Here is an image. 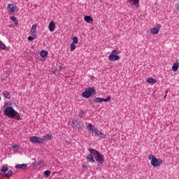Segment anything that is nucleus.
I'll return each mask as SVG.
<instances>
[{"label": "nucleus", "mask_w": 179, "mask_h": 179, "mask_svg": "<svg viewBox=\"0 0 179 179\" xmlns=\"http://www.w3.org/2000/svg\"><path fill=\"white\" fill-rule=\"evenodd\" d=\"M111 100V96H108L106 99L104 98H95L94 99V103H101L102 101H104L105 103H107Z\"/></svg>", "instance_id": "nucleus-8"}, {"label": "nucleus", "mask_w": 179, "mask_h": 179, "mask_svg": "<svg viewBox=\"0 0 179 179\" xmlns=\"http://www.w3.org/2000/svg\"><path fill=\"white\" fill-rule=\"evenodd\" d=\"M48 29L50 31H54L55 30V22L54 21H51L49 23Z\"/></svg>", "instance_id": "nucleus-14"}, {"label": "nucleus", "mask_w": 179, "mask_h": 179, "mask_svg": "<svg viewBox=\"0 0 179 179\" xmlns=\"http://www.w3.org/2000/svg\"><path fill=\"white\" fill-rule=\"evenodd\" d=\"M160 29H162V24H158L155 27L150 29V34L153 35L159 34Z\"/></svg>", "instance_id": "nucleus-7"}, {"label": "nucleus", "mask_w": 179, "mask_h": 179, "mask_svg": "<svg viewBox=\"0 0 179 179\" xmlns=\"http://www.w3.org/2000/svg\"><path fill=\"white\" fill-rule=\"evenodd\" d=\"M29 141L32 142V143H44V139L34 136H31Z\"/></svg>", "instance_id": "nucleus-6"}, {"label": "nucleus", "mask_w": 179, "mask_h": 179, "mask_svg": "<svg viewBox=\"0 0 179 179\" xmlns=\"http://www.w3.org/2000/svg\"><path fill=\"white\" fill-rule=\"evenodd\" d=\"M84 20L87 22V23H92V22H93V18H92L90 15H85Z\"/></svg>", "instance_id": "nucleus-17"}, {"label": "nucleus", "mask_w": 179, "mask_h": 179, "mask_svg": "<svg viewBox=\"0 0 179 179\" xmlns=\"http://www.w3.org/2000/svg\"><path fill=\"white\" fill-rule=\"evenodd\" d=\"M10 19H11L12 21L14 22V23H15V24L16 26H17V24H19V23L17 22V20L16 19V17L12 16V17H10Z\"/></svg>", "instance_id": "nucleus-26"}, {"label": "nucleus", "mask_w": 179, "mask_h": 179, "mask_svg": "<svg viewBox=\"0 0 179 179\" xmlns=\"http://www.w3.org/2000/svg\"><path fill=\"white\" fill-rule=\"evenodd\" d=\"M4 115L9 118H15L17 121H20V115L19 113L16 112L13 107L8 106L4 110Z\"/></svg>", "instance_id": "nucleus-1"}, {"label": "nucleus", "mask_w": 179, "mask_h": 179, "mask_svg": "<svg viewBox=\"0 0 179 179\" xmlns=\"http://www.w3.org/2000/svg\"><path fill=\"white\" fill-rule=\"evenodd\" d=\"M167 93H168V91H166V94H165V96H164V99H166V97L167 96Z\"/></svg>", "instance_id": "nucleus-39"}, {"label": "nucleus", "mask_w": 179, "mask_h": 179, "mask_svg": "<svg viewBox=\"0 0 179 179\" xmlns=\"http://www.w3.org/2000/svg\"><path fill=\"white\" fill-rule=\"evenodd\" d=\"M79 42V40L78 39V37L74 36L73 37V44H78V43Z\"/></svg>", "instance_id": "nucleus-28"}, {"label": "nucleus", "mask_w": 179, "mask_h": 179, "mask_svg": "<svg viewBox=\"0 0 179 179\" xmlns=\"http://www.w3.org/2000/svg\"><path fill=\"white\" fill-rule=\"evenodd\" d=\"M31 36H29L27 38V40L29 41H33V40H34L36 38V37H37V36L36 34H31Z\"/></svg>", "instance_id": "nucleus-23"}, {"label": "nucleus", "mask_w": 179, "mask_h": 179, "mask_svg": "<svg viewBox=\"0 0 179 179\" xmlns=\"http://www.w3.org/2000/svg\"><path fill=\"white\" fill-rule=\"evenodd\" d=\"M44 174H45V176H46V177H50V176L51 175V171L47 170V171H45L44 172Z\"/></svg>", "instance_id": "nucleus-30"}, {"label": "nucleus", "mask_w": 179, "mask_h": 179, "mask_svg": "<svg viewBox=\"0 0 179 179\" xmlns=\"http://www.w3.org/2000/svg\"><path fill=\"white\" fill-rule=\"evenodd\" d=\"M109 61L114 62L120 60V56H118V52L117 50H113L110 55L108 56Z\"/></svg>", "instance_id": "nucleus-5"}, {"label": "nucleus", "mask_w": 179, "mask_h": 179, "mask_svg": "<svg viewBox=\"0 0 179 179\" xmlns=\"http://www.w3.org/2000/svg\"><path fill=\"white\" fill-rule=\"evenodd\" d=\"M52 138H54V136H52V134H46L43 136V138H42V139H44V142H45V141H51Z\"/></svg>", "instance_id": "nucleus-12"}, {"label": "nucleus", "mask_w": 179, "mask_h": 179, "mask_svg": "<svg viewBox=\"0 0 179 179\" xmlns=\"http://www.w3.org/2000/svg\"><path fill=\"white\" fill-rule=\"evenodd\" d=\"M94 94H96V89H94V87L87 88L85 92L82 93V96L84 99H89V97H92V96H94Z\"/></svg>", "instance_id": "nucleus-4"}, {"label": "nucleus", "mask_w": 179, "mask_h": 179, "mask_svg": "<svg viewBox=\"0 0 179 179\" xmlns=\"http://www.w3.org/2000/svg\"><path fill=\"white\" fill-rule=\"evenodd\" d=\"M76 50V45L75 43H71L70 45V51L72 52Z\"/></svg>", "instance_id": "nucleus-22"}, {"label": "nucleus", "mask_w": 179, "mask_h": 179, "mask_svg": "<svg viewBox=\"0 0 179 179\" xmlns=\"http://www.w3.org/2000/svg\"><path fill=\"white\" fill-rule=\"evenodd\" d=\"M7 10L10 12V13H15L16 12V6H14L13 4H8Z\"/></svg>", "instance_id": "nucleus-11"}, {"label": "nucleus", "mask_w": 179, "mask_h": 179, "mask_svg": "<svg viewBox=\"0 0 179 179\" xmlns=\"http://www.w3.org/2000/svg\"><path fill=\"white\" fill-rule=\"evenodd\" d=\"M87 128L89 132H90L91 134H93L94 132V129H96L94 125L92 124V123L88 124Z\"/></svg>", "instance_id": "nucleus-15"}, {"label": "nucleus", "mask_w": 179, "mask_h": 179, "mask_svg": "<svg viewBox=\"0 0 179 179\" xmlns=\"http://www.w3.org/2000/svg\"><path fill=\"white\" fill-rule=\"evenodd\" d=\"M148 158L151 160V165L152 167H159L163 164V159L160 158L157 159L155 155H150Z\"/></svg>", "instance_id": "nucleus-3"}, {"label": "nucleus", "mask_w": 179, "mask_h": 179, "mask_svg": "<svg viewBox=\"0 0 179 179\" xmlns=\"http://www.w3.org/2000/svg\"><path fill=\"white\" fill-rule=\"evenodd\" d=\"M178 68H179L178 60H176V62L172 66V71L173 72H177V71H178Z\"/></svg>", "instance_id": "nucleus-13"}, {"label": "nucleus", "mask_w": 179, "mask_h": 179, "mask_svg": "<svg viewBox=\"0 0 179 179\" xmlns=\"http://www.w3.org/2000/svg\"><path fill=\"white\" fill-rule=\"evenodd\" d=\"M88 151L90 152V154H88L86 157L87 162H90V163H94V158L96 159L99 152L97 151V150H94L93 148H89Z\"/></svg>", "instance_id": "nucleus-2"}, {"label": "nucleus", "mask_w": 179, "mask_h": 179, "mask_svg": "<svg viewBox=\"0 0 179 179\" xmlns=\"http://www.w3.org/2000/svg\"><path fill=\"white\" fill-rule=\"evenodd\" d=\"M6 48V45L0 41V50H5Z\"/></svg>", "instance_id": "nucleus-29"}, {"label": "nucleus", "mask_w": 179, "mask_h": 179, "mask_svg": "<svg viewBox=\"0 0 179 179\" xmlns=\"http://www.w3.org/2000/svg\"><path fill=\"white\" fill-rule=\"evenodd\" d=\"M83 170H87V164H83Z\"/></svg>", "instance_id": "nucleus-36"}, {"label": "nucleus", "mask_w": 179, "mask_h": 179, "mask_svg": "<svg viewBox=\"0 0 179 179\" xmlns=\"http://www.w3.org/2000/svg\"><path fill=\"white\" fill-rule=\"evenodd\" d=\"M96 162L97 163H100V164H103L104 163V158H103V155L99 152L97 154L96 157H95Z\"/></svg>", "instance_id": "nucleus-10"}, {"label": "nucleus", "mask_w": 179, "mask_h": 179, "mask_svg": "<svg viewBox=\"0 0 179 179\" xmlns=\"http://www.w3.org/2000/svg\"><path fill=\"white\" fill-rule=\"evenodd\" d=\"M83 114H85V111L81 110V111L79 113L78 116L80 117V118H82V117H83Z\"/></svg>", "instance_id": "nucleus-33"}, {"label": "nucleus", "mask_w": 179, "mask_h": 179, "mask_svg": "<svg viewBox=\"0 0 179 179\" xmlns=\"http://www.w3.org/2000/svg\"><path fill=\"white\" fill-rule=\"evenodd\" d=\"M17 149H19V145H14L13 146V150H14V152H16V150H17Z\"/></svg>", "instance_id": "nucleus-31"}, {"label": "nucleus", "mask_w": 179, "mask_h": 179, "mask_svg": "<svg viewBox=\"0 0 179 179\" xmlns=\"http://www.w3.org/2000/svg\"><path fill=\"white\" fill-rule=\"evenodd\" d=\"M8 166H2L1 169V172L3 173V174H6V171H8Z\"/></svg>", "instance_id": "nucleus-25"}, {"label": "nucleus", "mask_w": 179, "mask_h": 179, "mask_svg": "<svg viewBox=\"0 0 179 179\" xmlns=\"http://www.w3.org/2000/svg\"><path fill=\"white\" fill-rule=\"evenodd\" d=\"M3 96L5 97V99H10V93H9L8 91H3Z\"/></svg>", "instance_id": "nucleus-21"}, {"label": "nucleus", "mask_w": 179, "mask_h": 179, "mask_svg": "<svg viewBox=\"0 0 179 179\" xmlns=\"http://www.w3.org/2000/svg\"><path fill=\"white\" fill-rule=\"evenodd\" d=\"M99 132V129H94V133L95 134V135H96V136H98Z\"/></svg>", "instance_id": "nucleus-34"}, {"label": "nucleus", "mask_w": 179, "mask_h": 179, "mask_svg": "<svg viewBox=\"0 0 179 179\" xmlns=\"http://www.w3.org/2000/svg\"><path fill=\"white\" fill-rule=\"evenodd\" d=\"M38 163L39 166H44V164H45V162L43 160L38 162Z\"/></svg>", "instance_id": "nucleus-35"}, {"label": "nucleus", "mask_w": 179, "mask_h": 179, "mask_svg": "<svg viewBox=\"0 0 179 179\" xmlns=\"http://www.w3.org/2000/svg\"><path fill=\"white\" fill-rule=\"evenodd\" d=\"M175 8H176V10H178V11H179V3H176V4L175 5Z\"/></svg>", "instance_id": "nucleus-37"}, {"label": "nucleus", "mask_w": 179, "mask_h": 179, "mask_svg": "<svg viewBox=\"0 0 179 179\" xmlns=\"http://www.w3.org/2000/svg\"><path fill=\"white\" fill-rule=\"evenodd\" d=\"M37 166H39L38 161H35L34 162L32 163L33 167H37Z\"/></svg>", "instance_id": "nucleus-32"}, {"label": "nucleus", "mask_w": 179, "mask_h": 179, "mask_svg": "<svg viewBox=\"0 0 179 179\" xmlns=\"http://www.w3.org/2000/svg\"><path fill=\"white\" fill-rule=\"evenodd\" d=\"M48 55V52L47 50H42L40 53V56L41 58H47V56Z\"/></svg>", "instance_id": "nucleus-18"}, {"label": "nucleus", "mask_w": 179, "mask_h": 179, "mask_svg": "<svg viewBox=\"0 0 179 179\" xmlns=\"http://www.w3.org/2000/svg\"><path fill=\"white\" fill-rule=\"evenodd\" d=\"M15 169L26 170V169H27V164H17L15 166Z\"/></svg>", "instance_id": "nucleus-16"}, {"label": "nucleus", "mask_w": 179, "mask_h": 179, "mask_svg": "<svg viewBox=\"0 0 179 179\" xmlns=\"http://www.w3.org/2000/svg\"><path fill=\"white\" fill-rule=\"evenodd\" d=\"M0 101H1V97H0Z\"/></svg>", "instance_id": "nucleus-40"}, {"label": "nucleus", "mask_w": 179, "mask_h": 179, "mask_svg": "<svg viewBox=\"0 0 179 179\" xmlns=\"http://www.w3.org/2000/svg\"><path fill=\"white\" fill-rule=\"evenodd\" d=\"M37 29V25L36 24H34L32 25L31 28V31H30V34H36V30Z\"/></svg>", "instance_id": "nucleus-20"}, {"label": "nucleus", "mask_w": 179, "mask_h": 179, "mask_svg": "<svg viewBox=\"0 0 179 179\" xmlns=\"http://www.w3.org/2000/svg\"><path fill=\"white\" fill-rule=\"evenodd\" d=\"M12 176H13V171H9L5 174V177H12Z\"/></svg>", "instance_id": "nucleus-27"}, {"label": "nucleus", "mask_w": 179, "mask_h": 179, "mask_svg": "<svg viewBox=\"0 0 179 179\" xmlns=\"http://www.w3.org/2000/svg\"><path fill=\"white\" fill-rule=\"evenodd\" d=\"M146 82H147V83H150L151 85H155V83H156L157 80L155 78H147Z\"/></svg>", "instance_id": "nucleus-19"}, {"label": "nucleus", "mask_w": 179, "mask_h": 179, "mask_svg": "<svg viewBox=\"0 0 179 179\" xmlns=\"http://www.w3.org/2000/svg\"><path fill=\"white\" fill-rule=\"evenodd\" d=\"M75 122H76V124H77V125H79L80 122L79 120H75L73 122V124H75Z\"/></svg>", "instance_id": "nucleus-38"}, {"label": "nucleus", "mask_w": 179, "mask_h": 179, "mask_svg": "<svg viewBox=\"0 0 179 179\" xmlns=\"http://www.w3.org/2000/svg\"><path fill=\"white\" fill-rule=\"evenodd\" d=\"M127 3H129L130 6H135L136 9L139 8V0H127Z\"/></svg>", "instance_id": "nucleus-9"}, {"label": "nucleus", "mask_w": 179, "mask_h": 179, "mask_svg": "<svg viewBox=\"0 0 179 179\" xmlns=\"http://www.w3.org/2000/svg\"><path fill=\"white\" fill-rule=\"evenodd\" d=\"M98 136L99 137V138H101V139H104V138H106V134H104L103 132H101V131H99V133H98Z\"/></svg>", "instance_id": "nucleus-24"}]
</instances>
